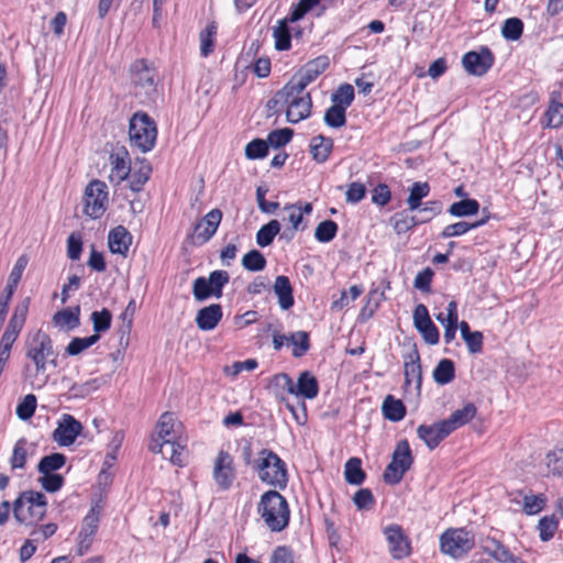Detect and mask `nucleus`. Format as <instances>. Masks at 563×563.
Returning a JSON list of instances; mask_svg holds the SVG:
<instances>
[{
	"instance_id": "nucleus-1",
	"label": "nucleus",
	"mask_w": 563,
	"mask_h": 563,
	"mask_svg": "<svg viewBox=\"0 0 563 563\" xmlns=\"http://www.w3.org/2000/svg\"><path fill=\"white\" fill-rule=\"evenodd\" d=\"M24 355L27 363L23 374L33 388H41L47 382V364L56 366V354L49 335L41 329L29 332L24 341Z\"/></svg>"
},
{
	"instance_id": "nucleus-2",
	"label": "nucleus",
	"mask_w": 563,
	"mask_h": 563,
	"mask_svg": "<svg viewBox=\"0 0 563 563\" xmlns=\"http://www.w3.org/2000/svg\"><path fill=\"white\" fill-rule=\"evenodd\" d=\"M258 514L272 531L279 532L289 522L287 500L276 490H269L262 495Z\"/></svg>"
},
{
	"instance_id": "nucleus-3",
	"label": "nucleus",
	"mask_w": 563,
	"mask_h": 563,
	"mask_svg": "<svg viewBox=\"0 0 563 563\" xmlns=\"http://www.w3.org/2000/svg\"><path fill=\"white\" fill-rule=\"evenodd\" d=\"M285 115L286 121L296 124L310 117L312 110V99L310 93L291 82L285 85Z\"/></svg>"
},
{
	"instance_id": "nucleus-4",
	"label": "nucleus",
	"mask_w": 563,
	"mask_h": 563,
	"mask_svg": "<svg viewBox=\"0 0 563 563\" xmlns=\"http://www.w3.org/2000/svg\"><path fill=\"white\" fill-rule=\"evenodd\" d=\"M46 512V498L40 492L27 490L22 493L14 501V518L24 525H32L41 520Z\"/></svg>"
},
{
	"instance_id": "nucleus-5",
	"label": "nucleus",
	"mask_w": 563,
	"mask_h": 563,
	"mask_svg": "<svg viewBox=\"0 0 563 563\" xmlns=\"http://www.w3.org/2000/svg\"><path fill=\"white\" fill-rule=\"evenodd\" d=\"M129 137L131 145L146 153L156 142L157 129L153 119L144 112L135 113L130 120Z\"/></svg>"
},
{
	"instance_id": "nucleus-6",
	"label": "nucleus",
	"mask_w": 563,
	"mask_h": 563,
	"mask_svg": "<svg viewBox=\"0 0 563 563\" xmlns=\"http://www.w3.org/2000/svg\"><path fill=\"white\" fill-rule=\"evenodd\" d=\"M258 476L262 482L285 488L288 482L285 462L273 451L263 449L258 457Z\"/></svg>"
},
{
	"instance_id": "nucleus-7",
	"label": "nucleus",
	"mask_w": 563,
	"mask_h": 563,
	"mask_svg": "<svg viewBox=\"0 0 563 563\" xmlns=\"http://www.w3.org/2000/svg\"><path fill=\"white\" fill-rule=\"evenodd\" d=\"M475 545L474 537L465 529H448L440 538L441 551L452 556L461 559L466 555Z\"/></svg>"
},
{
	"instance_id": "nucleus-8",
	"label": "nucleus",
	"mask_w": 563,
	"mask_h": 563,
	"mask_svg": "<svg viewBox=\"0 0 563 563\" xmlns=\"http://www.w3.org/2000/svg\"><path fill=\"white\" fill-rule=\"evenodd\" d=\"M30 307V298H24L14 307L13 314L0 340V354L10 357L11 349L18 340L26 320Z\"/></svg>"
},
{
	"instance_id": "nucleus-9",
	"label": "nucleus",
	"mask_w": 563,
	"mask_h": 563,
	"mask_svg": "<svg viewBox=\"0 0 563 563\" xmlns=\"http://www.w3.org/2000/svg\"><path fill=\"white\" fill-rule=\"evenodd\" d=\"M412 461L413 459L408 441H399L393 453L391 462L384 472V481L393 485L398 484L405 473L410 468Z\"/></svg>"
},
{
	"instance_id": "nucleus-10",
	"label": "nucleus",
	"mask_w": 563,
	"mask_h": 563,
	"mask_svg": "<svg viewBox=\"0 0 563 563\" xmlns=\"http://www.w3.org/2000/svg\"><path fill=\"white\" fill-rule=\"evenodd\" d=\"M131 71L135 96L141 98L142 102L152 100L153 96L156 93L155 69L147 66L144 60H136L132 65Z\"/></svg>"
},
{
	"instance_id": "nucleus-11",
	"label": "nucleus",
	"mask_w": 563,
	"mask_h": 563,
	"mask_svg": "<svg viewBox=\"0 0 563 563\" xmlns=\"http://www.w3.org/2000/svg\"><path fill=\"white\" fill-rule=\"evenodd\" d=\"M107 185L100 180H92L85 189V213L92 219H99L107 210Z\"/></svg>"
},
{
	"instance_id": "nucleus-12",
	"label": "nucleus",
	"mask_w": 563,
	"mask_h": 563,
	"mask_svg": "<svg viewBox=\"0 0 563 563\" xmlns=\"http://www.w3.org/2000/svg\"><path fill=\"white\" fill-rule=\"evenodd\" d=\"M222 220V212L220 209H212L209 211L194 228L191 236L192 243L202 245L207 243L217 232Z\"/></svg>"
},
{
	"instance_id": "nucleus-13",
	"label": "nucleus",
	"mask_w": 563,
	"mask_h": 563,
	"mask_svg": "<svg viewBox=\"0 0 563 563\" xmlns=\"http://www.w3.org/2000/svg\"><path fill=\"white\" fill-rule=\"evenodd\" d=\"M213 479L220 489H228L231 487L235 477L233 459L224 451H220L213 463L212 471Z\"/></svg>"
},
{
	"instance_id": "nucleus-14",
	"label": "nucleus",
	"mask_w": 563,
	"mask_h": 563,
	"mask_svg": "<svg viewBox=\"0 0 563 563\" xmlns=\"http://www.w3.org/2000/svg\"><path fill=\"white\" fill-rule=\"evenodd\" d=\"M187 439L159 441V439H151L150 450L153 453H159L164 459L169 460L175 465L183 464V452L186 446Z\"/></svg>"
},
{
	"instance_id": "nucleus-15",
	"label": "nucleus",
	"mask_w": 563,
	"mask_h": 563,
	"mask_svg": "<svg viewBox=\"0 0 563 563\" xmlns=\"http://www.w3.org/2000/svg\"><path fill=\"white\" fill-rule=\"evenodd\" d=\"M81 430V423L71 415L65 413L57 422V428L53 432V439L60 446H69L75 442Z\"/></svg>"
},
{
	"instance_id": "nucleus-16",
	"label": "nucleus",
	"mask_w": 563,
	"mask_h": 563,
	"mask_svg": "<svg viewBox=\"0 0 563 563\" xmlns=\"http://www.w3.org/2000/svg\"><path fill=\"white\" fill-rule=\"evenodd\" d=\"M465 70L474 76H483L494 64V55L487 47L479 52H468L462 58Z\"/></svg>"
},
{
	"instance_id": "nucleus-17",
	"label": "nucleus",
	"mask_w": 563,
	"mask_h": 563,
	"mask_svg": "<svg viewBox=\"0 0 563 563\" xmlns=\"http://www.w3.org/2000/svg\"><path fill=\"white\" fill-rule=\"evenodd\" d=\"M329 66V59L325 56L317 57L308 62L298 73H296L289 82L306 89L307 86L316 80Z\"/></svg>"
},
{
	"instance_id": "nucleus-18",
	"label": "nucleus",
	"mask_w": 563,
	"mask_h": 563,
	"mask_svg": "<svg viewBox=\"0 0 563 563\" xmlns=\"http://www.w3.org/2000/svg\"><path fill=\"white\" fill-rule=\"evenodd\" d=\"M388 542L389 552L396 560H401L410 554V543L404 530L398 525H389L384 529Z\"/></svg>"
},
{
	"instance_id": "nucleus-19",
	"label": "nucleus",
	"mask_w": 563,
	"mask_h": 563,
	"mask_svg": "<svg viewBox=\"0 0 563 563\" xmlns=\"http://www.w3.org/2000/svg\"><path fill=\"white\" fill-rule=\"evenodd\" d=\"M417 434L430 450H433L442 440L451 434V432L448 429L445 422L442 420L430 426H419L417 429Z\"/></svg>"
},
{
	"instance_id": "nucleus-20",
	"label": "nucleus",
	"mask_w": 563,
	"mask_h": 563,
	"mask_svg": "<svg viewBox=\"0 0 563 563\" xmlns=\"http://www.w3.org/2000/svg\"><path fill=\"white\" fill-rule=\"evenodd\" d=\"M181 424L176 420L173 413L164 412L156 423V434L152 439L159 441L178 440L183 438L180 434Z\"/></svg>"
},
{
	"instance_id": "nucleus-21",
	"label": "nucleus",
	"mask_w": 563,
	"mask_h": 563,
	"mask_svg": "<svg viewBox=\"0 0 563 563\" xmlns=\"http://www.w3.org/2000/svg\"><path fill=\"white\" fill-rule=\"evenodd\" d=\"M125 151L115 152L110 155L111 170L109 174L110 183L114 185L121 184L130 174V163L126 159Z\"/></svg>"
},
{
	"instance_id": "nucleus-22",
	"label": "nucleus",
	"mask_w": 563,
	"mask_h": 563,
	"mask_svg": "<svg viewBox=\"0 0 563 563\" xmlns=\"http://www.w3.org/2000/svg\"><path fill=\"white\" fill-rule=\"evenodd\" d=\"M131 243L132 235L124 227L118 225L109 232L108 244L112 253L126 256Z\"/></svg>"
},
{
	"instance_id": "nucleus-23",
	"label": "nucleus",
	"mask_w": 563,
	"mask_h": 563,
	"mask_svg": "<svg viewBox=\"0 0 563 563\" xmlns=\"http://www.w3.org/2000/svg\"><path fill=\"white\" fill-rule=\"evenodd\" d=\"M222 318V308L218 303L200 309L196 316L197 327L202 331L213 330Z\"/></svg>"
},
{
	"instance_id": "nucleus-24",
	"label": "nucleus",
	"mask_w": 563,
	"mask_h": 563,
	"mask_svg": "<svg viewBox=\"0 0 563 563\" xmlns=\"http://www.w3.org/2000/svg\"><path fill=\"white\" fill-rule=\"evenodd\" d=\"M269 391L279 400L285 401L287 394H295V384L289 375L285 373L274 375L267 385Z\"/></svg>"
},
{
	"instance_id": "nucleus-25",
	"label": "nucleus",
	"mask_w": 563,
	"mask_h": 563,
	"mask_svg": "<svg viewBox=\"0 0 563 563\" xmlns=\"http://www.w3.org/2000/svg\"><path fill=\"white\" fill-rule=\"evenodd\" d=\"M476 407L472 402L464 405L462 409L453 411L448 419H444L448 429L452 433L457 428L468 423L476 415Z\"/></svg>"
},
{
	"instance_id": "nucleus-26",
	"label": "nucleus",
	"mask_w": 563,
	"mask_h": 563,
	"mask_svg": "<svg viewBox=\"0 0 563 563\" xmlns=\"http://www.w3.org/2000/svg\"><path fill=\"white\" fill-rule=\"evenodd\" d=\"M274 292L278 297V305L283 310H288L294 306L292 287L287 276L279 275L276 277Z\"/></svg>"
},
{
	"instance_id": "nucleus-27",
	"label": "nucleus",
	"mask_w": 563,
	"mask_h": 563,
	"mask_svg": "<svg viewBox=\"0 0 563 563\" xmlns=\"http://www.w3.org/2000/svg\"><path fill=\"white\" fill-rule=\"evenodd\" d=\"M319 386L316 377L309 372H302L295 385L296 396H300L307 399H313L318 396Z\"/></svg>"
},
{
	"instance_id": "nucleus-28",
	"label": "nucleus",
	"mask_w": 563,
	"mask_h": 563,
	"mask_svg": "<svg viewBox=\"0 0 563 563\" xmlns=\"http://www.w3.org/2000/svg\"><path fill=\"white\" fill-rule=\"evenodd\" d=\"M333 147V141L323 135L313 136L310 141V152L312 157L318 163H324Z\"/></svg>"
},
{
	"instance_id": "nucleus-29",
	"label": "nucleus",
	"mask_w": 563,
	"mask_h": 563,
	"mask_svg": "<svg viewBox=\"0 0 563 563\" xmlns=\"http://www.w3.org/2000/svg\"><path fill=\"white\" fill-rule=\"evenodd\" d=\"M79 306L74 309H64L54 314L53 322L63 330H73L79 325Z\"/></svg>"
},
{
	"instance_id": "nucleus-30",
	"label": "nucleus",
	"mask_w": 563,
	"mask_h": 563,
	"mask_svg": "<svg viewBox=\"0 0 563 563\" xmlns=\"http://www.w3.org/2000/svg\"><path fill=\"white\" fill-rule=\"evenodd\" d=\"M382 411L384 417L389 421H400L406 415V407L400 399H396L394 396L388 395L382 405Z\"/></svg>"
},
{
	"instance_id": "nucleus-31",
	"label": "nucleus",
	"mask_w": 563,
	"mask_h": 563,
	"mask_svg": "<svg viewBox=\"0 0 563 563\" xmlns=\"http://www.w3.org/2000/svg\"><path fill=\"white\" fill-rule=\"evenodd\" d=\"M484 550L500 563H526L520 558L515 556L504 544L496 540H492L489 544L484 547Z\"/></svg>"
},
{
	"instance_id": "nucleus-32",
	"label": "nucleus",
	"mask_w": 563,
	"mask_h": 563,
	"mask_svg": "<svg viewBox=\"0 0 563 563\" xmlns=\"http://www.w3.org/2000/svg\"><path fill=\"white\" fill-rule=\"evenodd\" d=\"M543 128L559 129L563 125V103L552 99L544 113Z\"/></svg>"
},
{
	"instance_id": "nucleus-33",
	"label": "nucleus",
	"mask_w": 563,
	"mask_h": 563,
	"mask_svg": "<svg viewBox=\"0 0 563 563\" xmlns=\"http://www.w3.org/2000/svg\"><path fill=\"white\" fill-rule=\"evenodd\" d=\"M345 481L352 485H361L365 479V473L362 470V462L358 457H351L344 466Z\"/></svg>"
},
{
	"instance_id": "nucleus-34",
	"label": "nucleus",
	"mask_w": 563,
	"mask_h": 563,
	"mask_svg": "<svg viewBox=\"0 0 563 563\" xmlns=\"http://www.w3.org/2000/svg\"><path fill=\"white\" fill-rule=\"evenodd\" d=\"M430 192V186L428 183H413L409 196L407 198L408 209L415 211L421 206V200L427 197Z\"/></svg>"
},
{
	"instance_id": "nucleus-35",
	"label": "nucleus",
	"mask_w": 563,
	"mask_h": 563,
	"mask_svg": "<svg viewBox=\"0 0 563 563\" xmlns=\"http://www.w3.org/2000/svg\"><path fill=\"white\" fill-rule=\"evenodd\" d=\"M390 223L397 234H402L418 225L420 222L416 217L409 216L406 211L395 213Z\"/></svg>"
},
{
	"instance_id": "nucleus-36",
	"label": "nucleus",
	"mask_w": 563,
	"mask_h": 563,
	"mask_svg": "<svg viewBox=\"0 0 563 563\" xmlns=\"http://www.w3.org/2000/svg\"><path fill=\"white\" fill-rule=\"evenodd\" d=\"M280 231V223L278 220H271L267 224L263 225L256 233V243L261 247L268 246L274 241V238Z\"/></svg>"
},
{
	"instance_id": "nucleus-37",
	"label": "nucleus",
	"mask_w": 563,
	"mask_h": 563,
	"mask_svg": "<svg viewBox=\"0 0 563 563\" xmlns=\"http://www.w3.org/2000/svg\"><path fill=\"white\" fill-rule=\"evenodd\" d=\"M99 515L100 510L98 509L97 506L90 509V511L86 515V517L82 520L78 538L92 539L98 529Z\"/></svg>"
},
{
	"instance_id": "nucleus-38",
	"label": "nucleus",
	"mask_w": 563,
	"mask_h": 563,
	"mask_svg": "<svg viewBox=\"0 0 563 563\" xmlns=\"http://www.w3.org/2000/svg\"><path fill=\"white\" fill-rule=\"evenodd\" d=\"M486 222V219H482L479 221L468 223L466 221H460L453 224L446 225L441 232V236L443 239H449L453 236H460L468 232L471 229H476L483 225Z\"/></svg>"
},
{
	"instance_id": "nucleus-39",
	"label": "nucleus",
	"mask_w": 563,
	"mask_h": 563,
	"mask_svg": "<svg viewBox=\"0 0 563 563\" xmlns=\"http://www.w3.org/2000/svg\"><path fill=\"white\" fill-rule=\"evenodd\" d=\"M479 203L475 199H463L450 206L449 212L453 217H468L476 214Z\"/></svg>"
},
{
	"instance_id": "nucleus-40",
	"label": "nucleus",
	"mask_w": 563,
	"mask_h": 563,
	"mask_svg": "<svg viewBox=\"0 0 563 563\" xmlns=\"http://www.w3.org/2000/svg\"><path fill=\"white\" fill-rule=\"evenodd\" d=\"M66 463V457L62 453H53L41 459L38 463V472L41 474L54 473L62 468Z\"/></svg>"
},
{
	"instance_id": "nucleus-41",
	"label": "nucleus",
	"mask_w": 563,
	"mask_h": 563,
	"mask_svg": "<svg viewBox=\"0 0 563 563\" xmlns=\"http://www.w3.org/2000/svg\"><path fill=\"white\" fill-rule=\"evenodd\" d=\"M433 378L438 384L445 385L454 378V364L444 358L439 362L433 371Z\"/></svg>"
},
{
	"instance_id": "nucleus-42",
	"label": "nucleus",
	"mask_w": 563,
	"mask_h": 563,
	"mask_svg": "<svg viewBox=\"0 0 563 563\" xmlns=\"http://www.w3.org/2000/svg\"><path fill=\"white\" fill-rule=\"evenodd\" d=\"M288 342L294 346L292 355L300 357L306 354L310 347L309 334L306 331H297L288 336Z\"/></svg>"
},
{
	"instance_id": "nucleus-43",
	"label": "nucleus",
	"mask_w": 563,
	"mask_h": 563,
	"mask_svg": "<svg viewBox=\"0 0 563 563\" xmlns=\"http://www.w3.org/2000/svg\"><path fill=\"white\" fill-rule=\"evenodd\" d=\"M273 37L275 38L276 49L285 51L290 47V34L287 20L278 21V24L273 27Z\"/></svg>"
},
{
	"instance_id": "nucleus-44",
	"label": "nucleus",
	"mask_w": 563,
	"mask_h": 563,
	"mask_svg": "<svg viewBox=\"0 0 563 563\" xmlns=\"http://www.w3.org/2000/svg\"><path fill=\"white\" fill-rule=\"evenodd\" d=\"M405 378L406 384L416 383L419 386L421 383V366L417 352L410 355V360L405 363Z\"/></svg>"
},
{
	"instance_id": "nucleus-45",
	"label": "nucleus",
	"mask_w": 563,
	"mask_h": 563,
	"mask_svg": "<svg viewBox=\"0 0 563 563\" xmlns=\"http://www.w3.org/2000/svg\"><path fill=\"white\" fill-rule=\"evenodd\" d=\"M283 220L291 224L292 233L300 229L302 222V210H300V203L287 205L282 210Z\"/></svg>"
},
{
	"instance_id": "nucleus-46",
	"label": "nucleus",
	"mask_w": 563,
	"mask_h": 563,
	"mask_svg": "<svg viewBox=\"0 0 563 563\" xmlns=\"http://www.w3.org/2000/svg\"><path fill=\"white\" fill-rule=\"evenodd\" d=\"M27 441L24 438L19 439L13 448L10 464L13 470L23 468L27 457Z\"/></svg>"
},
{
	"instance_id": "nucleus-47",
	"label": "nucleus",
	"mask_w": 563,
	"mask_h": 563,
	"mask_svg": "<svg viewBox=\"0 0 563 563\" xmlns=\"http://www.w3.org/2000/svg\"><path fill=\"white\" fill-rule=\"evenodd\" d=\"M545 466L553 476L563 474V449H554L545 456Z\"/></svg>"
},
{
	"instance_id": "nucleus-48",
	"label": "nucleus",
	"mask_w": 563,
	"mask_h": 563,
	"mask_svg": "<svg viewBox=\"0 0 563 563\" xmlns=\"http://www.w3.org/2000/svg\"><path fill=\"white\" fill-rule=\"evenodd\" d=\"M345 108L332 104L324 113V122L330 128H341L345 124Z\"/></svg>"
},
{
	"instance_id": "nucleus-49",
	"label": "nucleus",
	"mask_w": 563,
	"mask_h": 563,
	"mask_svg": "<svg viewBox=\"0 0 563 563\" xmlns=\"http://www.w3.org/2000/svg\"><path fill=\"white\" fill-rule=\"evenodd\" d=\"M523 31V23L518 18H509L504 22L501 34L508 41H517Z\"/></svg>"
},
{
	"instance_id": "nucleus-50",
	"label": "nucleus",
	"mask_w": 563,
	"mask_h": 563,
	"mask_svg": "<svg viewBox=\"0 0 563 563\" xmlns=\"http://www.w3.org/2000/svg\"><path fill=\"white\" fill-rule=\"evenodd\" d=\"M338 231V224L332 220L320 222L314 231V238L322 243L330 242L334 239Z\"/></svg>"
},
{
	"instance_id": "nucleus-51",
	"label": "nucleus",
	"mask_w": 563,
	"mask_h": 563,
	"mask_svg": "<svg viewBox=\"0 0 563 563\" xmlns=\"http://www.w3.org/2000/svg\"><path fill=\"white\" fill-rule=\"evenodd\" d=\"M99 339V334H92L88 338H74L67 345L66 352L69 355H78L93 345Z\"/></svg>"
},
{
	"instance_id": "nucleus-52",
	"label": "nucleus",
	"mask_w": 563,
	"mask_h": 563,
	"mask_svg": "<svg viewBox=\"0 0 563 563\" xmlns=\"http://www.w3.org/2000/svg\"><path fill=\"white\" fill-rule=\"evenodd\" d=\"M242 265L247 271L258 272L264 269L266 260L260 251L252 250L243 256Z\"/></svg>"
},
{
	"instance_id": "nucleus-53",
	"label": "nucleus",
	"mask_w": 563,
	"mask_h": 563,
	"mask_svg": "<svg viewBox=\"0 0 563 563\" xmlns=\"http://www.w3.org/2000/svg\"><path fill=\"white\" fill-rule=\"evenodd\" d=\"M353 99L354 89L349 84L341 85L331 98L333 104L341 106L345 109L352 103Z\"/></svg>"
},
{
	"instance_id": "nucleus-54",
	"label": "nucleus",
	"mask_w": 563,
	"mask_h": 563,
	"mask_svg": "<svg viewBox=\"0 0 563 563\" xmlns=\"http://www.w3.org/2000/svg\"><path fill=\"white\" fill-rule=\"evenodd\" d=\"M192 294L196 300L203 301L210 297H216V292L212 290L210 284L206 277H198L192 284Z\"/></svg>"
},
{
	"instance_id": "nucleus-55",
	"label": "nucleus",
	"mask_w": 563,
	"mask_h": 563,
	"mask_svg": "<svg viewBox=\"0 0 563 563\" xmlns=\"http://www.w3.org/2000/svg\"><path fill=\"white\" fill-rule=\"evenodd\" d=\"M192 294L196 300L203 301L210 297H216V292L212 290L210 284L206 277H198L192 284Z\"/></svg>"
},
{
	"instance_id": "nucleus-56",
	"label": "nucleus",
	"mask_w": 563,
	"mask_h": 563,
	"mask_svg": "<svg viewBox=\"0 0 563 563\" xmlns=\"http://www.w3.org/2000/svg\"><path fill=\"white\" fill-rule=\"evenodd\" d=\"M268 152L267 141L255 139L245 146V156L249 159L264 158Z\"/></svg>"
},
{
	"instance_id": "nucleus-57",
	"label": "nucleus",
	"mask_w": 563,
	"mask_h": 563,
	"mask_svg": "<svg viewBox=\"0 0 563 563\" xmlns=\"http://www.w3.org/2000/svg\"><path fill=\"white\" fill-rule=\"evenodd\" d=\"M539 536L542 541H549L554 537L558 529V520L554 516H547L538 523Z\"/></svg>"
},
{
	"instance_id": "nucleus-58",
	"label": "nucleus",
	"mask_w": 563,
	"mask_h": 563,
	"mask_svg": "<svg viewBox=\"0 0 563 563\" xmlns=\"http://www.w3.org/2000/svg\"><path fill=\"white\" fill-rule=\"evenodd\" d=\"M207 280L216 292V298H220L222 288L229 283L230 276L228 272L219 269L211 272Z\"/></svg>"
},
{
	"instance_id": "nucleus-59",
	"label": "nucleus",
	"mask_w": 563,
	"mask_h": 563,
	"mask_svg": "<svg viewBox=\"0 0 563 563\" xmlns=\"http://www.w3.org/2000/svg\"><path fill=\"white\" fill-rule=\"evenodd\" d=\"M27 262H29V260H27V257L25 255H21L16 260V262H15V264H14V266H13L9 277H8V282H7L5 288L15 290L20 279L22 277V274H23V272H24V269H25V267L27 265Z\"/></svg>"
},
{
	"instance_id": "nucleus-60",
	"label": "nucleus",
	"mask_w": 563,
	"mask_h": 563,
	"mask_svg": "<svg viewBox=\"0 0 563 563\" xmlns=\"http://www.w3.org/2000/svg\"><path fill=\"white\" fill-rule=\"evenodd\" d=\"M111 320L112 316L108 309H102L101 311H93L91 313V321L96 334L109 330L111 325Z\"/></svg>"
},
{
	"instance_id": "nucleus-61",
	"label": "nucleus",
	"mask_w": 563,
	"mask_h": 563,
	"mask_svg": "<svg viewBox=\"0 0 563 563\" xmlns=\"http://www.w3.org/2000/svg\"><path fill=\"white\" fill-rule=\"evenodd\" d=\"M36 409V397L33 394L26 395L23 400L16 406V416L21 420L30 419Z\"/></svg>"
},
{
	"instance_id": "nucleus-62",
	"label": "nucleus",
	"mask_w": 563,
	"mask_h": 563,
	"mask_svg": "<svg viewBox=\"0 0 563 563\" xmlns=\"http://www.w3.org/2000/svg\"><path fill=\"white\" fill-rule=\"evenodd\" d=\"M152 168L150 165H142L140 169L133 173L129 178V186L133 191H140L148 180Z\"/></svg>"
},
{
	"instance_id": "nucleus-63",
	"label": "nucleus",
	"mask_w": 563,
	"mask_h": 563,
	"mask_svg": "<svg viewBox=\"0 0 563 563\" xmlns=\"http://www.w3.org/2000/svg\"><path fill=\"white\" fill-rule=\"evenodd\" d=\"M292 134V130L288 128L274 130L267 136V144L275 148L284 146L291 140Z\"/></svg>"
},
{
	"instance_id": "nucleus-64",
	"label": "nucleus",
	"mask_w": 563,
	"mask_h": 563,
	"mask_svg": "<svg viewBox=\"0 0 563 563\" xmlns=\"http://www.w3.org/2000/svg\"><path fill=\"white\" fill-rule=\"evenodd\" d=\"M217 33V26L211 23L200 33V52L202 56H208L213 49V37Z\"/></svg>"
}]
</instances>
